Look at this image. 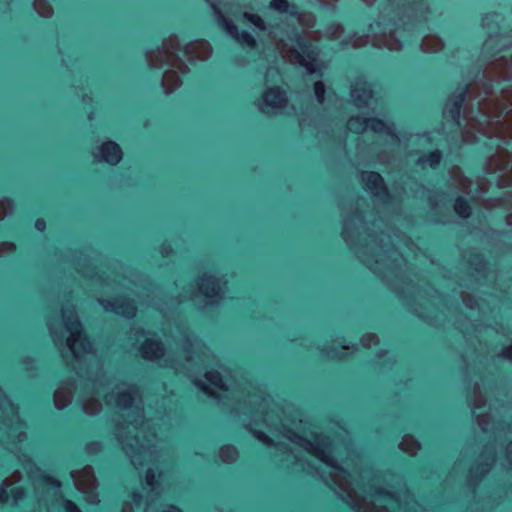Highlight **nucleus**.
I'll return each instance as SVG.
<instances>
[{
    "mask_svg": "<svg viewBox=\"0 0 512 512\" xmlns=\"http://www.w3.org/2000/svg\"><path fill=\"white\" fill-rule=\"evenodd\" d=\"M477 84L469 85L465 90L454 93L444 108V117H450L459 127H463V141L473 143L477 131L490 140L489 146L495 147L496 154L489 158L488 169L493 171H512V86L502 89L501 97L491 99L476 95ZM483 93L491 91L483 86Z\"/></svg>",
    "mask_w": 512,
    "mask_h": 512,
    "instance_id": "nucleus-1",
    "label": "nucleus"
},
{
    "mask_svg": "<svg viewBox=\"0 0 512 512\" xmlns=\"http://www.w3.org/2000/svg\"><path fill=\"white\" fill-rule=\"evenodd\" d=\"M103 393L105 403L122 412L123 421L116 422L115 434L133 466L138 469L144 462L156 461L155 432L150 431V423L142 419L143 405L139 389L126 382L116 383L97 371L95 377L86 383L82 395V408L86 414L96 415L101 411L99 397Z\"/></svg>",
    "mask_w": 512,
    "mask_h": 512,
    "instance_id": "nucleus-2",
    "label": "nucleus"
},
{
    "mask_svg": "<svg viewBox=\"0 0 512 512\" xmlns=\"http://www.w3.org/2000/svg\"><path fill=\"white\" fill-rule=\"evenodd\" d=\"M244 404L256 409L253 420L255 424L262 421L267 426L274 427L296 448L307 452L324 464L329 470L327 474L326 472L320 473L310 465L303 467V469L311 474H319L326 483L330 480L338 489L341 498L350 506L353 505L359 495L353 488L348 473L343 467L337 465L333 458L334 448L328 438L322 437L314 431H310L308 434L306 431L308 423L303 422L301 418L298 421H296V418L290 420L284 411H282L284 419L280 418L279 407L260 390L254 389L253 393L248 391Z\"/></svg>",
    "mask_w": 512,
    "mask_h": 512,
    "instance_id": "nucleus-3",
    "label": "nucleus"
},
{
    "mask_svg": "<svg viewBox=\"0 0 512 512\" xmlns=\"http://www.w3.org/2000/svg\"><path fill=\"white\" fill-rule=\"evenodd\" d=\"M385 6L381 11L380 18L374 24L369 25V33L362 36H354L350 40L352 47L358 48L371 43L374 47H385L391 51H398L402 43L397 34H401L400 26L395 18L401 22L403 31L411 24L413 18L417 21L427 19L429 7L427 0H384Z\"/></svg>",
    "mask_w": 512,
    "mask_h": 512,
    "instance_id": "nucleus-4",
    "label": "nucleus"
},
{
    "mask_svg": "<svg viewBox=\"0 0 512 512\" xmlns=\"http://www.w3.org/2000/svg\"><path fill=\"white\" fill-rule=\"evenodd\" d=\"M179 52H182L189 61L205 60L211 55V47L207 41L197 40L181 50L177 37L170 36L163 42L162 48L147 53L149 66L158 68L167 63L171 67L165 71L162 79V86L166 94L180 86L181 80L178 73L184 74L188 71L187 66L179 57Z\"/></svg>",
    "mask_w": 512,
    "mask_h": 512,
    "instance_id": "nucleus-5",
    "label": "nucleus"
},
{
    "mask_svg": "<svg viewBox=\"0 0 512 512\" xmlns=\"http://www.w3.org/2000/svg\"><path fill=\"white\" fill-rule=\"evenodd\" d=\"M131 336L135 338V342H144L140 346V352L143 358L151 361H157L161 366H170L176 371L184 372L189 377L194 378V373L206 369L211 363L213 357L210 355L208 349L196 337L185 335L183 338L184 350L186 353L185 363L178 364L170 360L164 352L162 344L147 337L143 330L134 329Z\"/></svg>",
    "mask_w": 512,
    "mask_h": 512,
    "instance_id": "nucleus-6",
    "label": "nucleus"
},
{
    "mask_svg": "<svg viewBox=\"0 0 512 512\" xmlns=\"http://www.w3.org/2000/svg\"><path fill=\"white\" fill-rule=\"evenodd\" d=\"M63 331L61 334L57 333L55 324L49 321V330L52 335L55 345L58 347L64 346L68 355L63 357L66 362L78 373H81L82 366L86 365L90 368L93 364L98 368L96 356L93 353L92 345L82 331L81 323L76 316L73 306H66L62 310Z\"/></svg>",
    "mask_w": 512,
    "mask_h": 512,
    "instance_id": "nucleus-7",
    "label": "nucleus"
},
{
    "mask_svg": "<svg viewBox=\"0 0 512 512\" xmlns=\"http://www.w3.org/2000/svg\"><path fill=\"white\" fill-rule=\"evenodd\" d=\"M268 36L284 59L304 67L309 74H321L324 64L318 60L317 47L311 43L321 39L319 31L305 32L300 36L295 31L275 28L269 31Z\"/></svg>",
    "mask_w": 512,
    "mask_h": 512,
    "instance_id": "nucleus-8",
    "label": "nucleus"
},
{
    "mask_svg": "<svg viewBox=\"0 0 512 512\" xmlns=\"http://www.w3.org/2000/svg\"><path fill=\"white\" fill-rule=\"evenodd\" d=\"M348 129L355 133L371 130L381 137L385 138L386 143L392 150H400L402 146L406 149L414 145H424L429 143L430 138L426 135H398L394 126L381 120L367 117H351L348 121Z\"/></svg>",
    "mask_w": 512,
    "mask_h": 512,
    "instance_id": "nucleus-9",
    "label": "nucleus"
},
{
    "mask_svg": "<svg viewBox=\"0 0 512 512\" xmlns=\"http://www.w3.org/2000/svg\"><path fill=\"white\" fill-rule=\"evenodd\" d=\"M369 499L358 496L351 508L356 512H390V507L398 506L407 512H416L417 503L407 490L395 496L383 488L376 487L375 484L370 487Z\"/></svg>",
    "mask_w": 512,
    "mask_h": 512,
    "instance_id": "nucleus-10",
    "label": "nucleus"
},
{
    "mask_svg": "<svg viewBox=\"0 0 512 512\" xmlns=\"http://www.w3.org/2000/svg\"><path fill=\"white\" fill-rule=\"evenodd\" d=\"M23 468L33 484L35 496L39 502L61 501L66 512H82L75 503L63 499L60 492L61 484L58 480L46 475L30 460L23 462Z\"/></svg>",
    "mask_w": 512,
    "mask_h": 512,
    "instance_id": "nucleus-11",
    "label": "nucleus"
},
{
    "mask_svg": "<svg viewBox=\"0 0 512 512\" xmlns=\"http://www.w3.org/2000/svg\"><path fill=\"white\" fill-rule=\"evenodd\" d=\"M205 380L208 384L204 383L202 380L193 379L197 387L207 395L218 398L219 400L223 399L222 393H228L225 398H229L230 396L231 398H236L239 393L244 394L245 392V388H242L240 391L238 386L236 387L234 380L230 378L223 380L218 372L206 371Z\"/></svg>",
    "mask_w": 512,
    "mask_h": 512,
    "instance_id": "nucleus-12",
    "label": "nucleus"
},
{
    "mask_svg": "<svg viewBox=\"0 0 512 512\" xmlns=\"http://www.w3.org/2000/svg\"><path fill=\"white\" fill-rule=\"evenodd\" d=\"M214 11L218 24L239 44L253 48L255 46V39L247 32H238L237 27L232 24L223 14L221 3L217 0H206Z\"/></svg>",
    "mask_w": 512,
    "mask_h": 512,
    "instance_id": "nucleus-13",
    "label": "nucleus"
},
{
    "mask_svg": "<svg viewBox=\"0 0 512 512\" xmlns=\"http://www.w3.org/2000/svg\"><path fill=\"white\" fill-rule=\"evenodd\" d=\"M71 476L74 480L75 487L85 494V500L89 504H97L99 502L96 489V478L91 466H86L80 471H73Z\"/></svg>",
    "mask_w": 512,
    "mask_h": 512,
    "instance_id": "nucleus-14",
    "label": "nucleus"
},
{
    "mask_svg": "<svg viewBox=\"0 0 512 512\" xmlns=\"http://www.w3.org/2000/svg\"><path fill=\"white\" fill-rule=\"evenodd\" d=\"M0 411L7 418L8 423L6 425L9 427V436L15 437L19 442L23 441L26 435L20 430L22 423L19 420L17 408L11 403L10 400L7 399V397L2 393L1 389Z\"/></svg>",
    "mask_w": 512,
    "mask_h": 512,
    "instance_id": "nucleus-15",
    "label": "nucleus"
},
{
    "mask_svg": "<svg viewBox=\"0 0 512 512\" xmlns=\"http://www.w3.org/2000/svg\"><path fill=\"white\" fill-rule=\"evenodd\" d=\"M224 285L225 282L222 283L219 279H216L213 276L204 275L197 286V290H193L189 297L193 298L197 293H200L205 296L210 303H215L224 293Z\"/></svg>",
    "mask_w": 512,
    "mask_h": 512,
    "instance_id": "nucleus-16",
    "label": "nucleus"
},
{
    "mask_svg": "<svg viewBox=\"0 0 512 512\" xmlns=\"http://www.w3.org/2000/svg\"><path fill=\"white\" fill-rule=\"evenodd\" d=\"M351 97L357 107H367L373 111L376 110L377 99L373 97L372 90L365 80L358 79L355 81L351 88Z\"/></svg>",
    "mask_w": 512,
    "mask_h": 512,
    "instance_id": "nucleus-17",
    "label": "nucleus"
},
{
    "mask_svg": "<svg viewBox=\"0 0 512 512\" xmlns=\"http://www.w3.org/2000/svg\"><path fill=\"white\" fill-rule=\"evenodd\" d=\"M286 102L287 98L285 93L280 88L273 87L264 92L262 100L259 102L258 106L261 112L265 114H273L281 109Z\"/></svg>",
    "mask_w": 512,
    "mask_h": 512,
    "instance_id": "nucleus-18",
    "label": "nucleus"
},
{
    "mask_svg": "<svg viewBox=\"0 0 512 512\" xmlns=\"http://www.w3.org/2000/svg\"><path fill=\"white\" fill-rule=\"evenodd\" d=\"M361 179L365 189L374 197L381 201H387L389 199V194L380 174L376 172H363Z\"/></svg>",
    "mask_w": 512,
    "mask_h": 512,
    "instance_id": "nucleus-19",
    "label": "nucleus"
},
{
    "mask_svg": "<svg viewBox=\"0 0 512 512\" xmlns=\"http://www.w3.org/2000/svg\"><path fill=\"white\" fill-rule=\"evenodd\" d=\"M487 80L512 78V56H501L493 61L485 71Z\"/></svg>",
    "mask_w": 512,
    "mask_h": 512,
    "instance_id": "nucleus-20",
    "label": "nucleus"
},
{
    "mask_svg": "<svg viewBox=\"0 0 512 512\" xmlns=\"http://www.w3.org/2000/svg\"><path fill=\"white\" fill-rule=\"evenodd\" d=\"M94 157L97 161H105L114 165L121 160L122 151L117 143L108 141L103 143L97 152H94Z\"/></svg>",
    "mask_w": 512,
    "mask_h": 512,
    "instance_id": "nucleus-21",
    "label": "nucleus"
},
{
    "mask_svg": "<svg viewBox=\"0 0 512 512\" xmlns=\"http://www.w3.org/2000/svg\"><path fill=\"white\" fill-rule=\"evenodd\" d=\"M99 302L106 311L114 312L127 318H132L136 313L134 304L126 300L115 299L111 301L108 299H100Z\"/></svg>",
    "mask_w": 512,
    "mask_h": 512,
    "instance_id": "nucleus-22",
    "label": "nucleus"
},
{
    "mask_svg": "<svg viewBox=\"0 0 512 512\" xmlns=\"http://www.w3.org/2000/svg\"><path fill=\"white\" fill-rule=\"evenodd\" d=\"M146 485L150 488L151 494L149 495V499L147 502V507L145 508L144 512H151L152 506L154 505L155 496L158 495L157 488L158 484L155 480V474L152 470V468H148L146 476H145ZM162 512H181L178 508L174 506L168 507V509L162 511Z\"/></svg>",
    "mask_w": 512,
    "mask_h": 512,
    "instance_id": "nucleus-23",
    "label": "nucleus"
},
{
    "mask_svg": "<svg viewBox=\"0 0 512 512\" xmlns=\"http://www.w3.org/2000/svg\"><path fill=\"white\" fill-rule=\"evenodd\" d=\"M73 387H74V385L72 382H66V383H63L55 391L54 403H55L56 408L63 409L70 404L71 398H72Z\"/></svg>",
    "mask_w": 512,
    "mask_h": 512,
    "instance_id": "nucleus-24",
    "label": "nucleus"
},
{
    "mask_svg": "<svg viewBox=\"0 0 512 512\" xmlns=\"http://www.w3.org/2000/svg\"><path fill=\"white\" fill-rule=\"evenodd\" d=\"M443 42L435 35L425 36L421 43V49L424 52L434 53L442 49Z\"/></svg>",
    "mask_w": 512,
    "mask_h": 512,
    "instance_id": "nucleus-25",
    "label": "nucleus"
},
{
    "mask_svg": "<svg viewBox=\"0 0 512 512\" xmlns=\"http://www.w3.org/2000/svg\"><path fill=\"white\" fill-rule=\"evenodd\" d=\"M451 177L453 179L454 184L457 185V187L462 192L467 194L470 193L471 190L469 189V187L471 182L462 175V172L460 171L459 168H453V170L451 171Z\"/></svg>",
    "mask_w": 512,
    "mask_h": 512,
    "instance_id": "nucleus-26",
    "label": "nucleus"
},
{
    "mask_svg": "<svg viewBox=\"0 0 512 512\" xmlns=\"http://www.w3.org/2000/svg\"><path fill=\"white\" fill-rule=\"evenodd\" d=\"M441 160V153L439 151L431 152L428 155L420 156L417 160V164L422 168L431 167L435 168Z\"/></svg>",
    "mask_w": 512,
    "mask_h": 512,
    "instance_id": "nucleus-27",
    "label": "nucleus"
},
{
    "mask_svg": "<svg viewBox=\"0 0 512 512\" xmlns=\"http://www.w3.org/2000/svg\"><path fill=\"white\" fill-rule=\"evenodd\" d=\"M270 8L280 13H288L290 16L297 13V7L289 4L287 0H272Z\"/></svg>",
    "mask_w": 512,
    "mask_h": 512,
    "instance_id": "nucleus-28",
    "label": "nucleus"
},
{
    "mask_svg": "<svg viewBox=\"0 0 512 512\" xmlns=\"http://www.w3.org/2000/svg\"><path fill=\"white\" fill-rule=\"evenodd\" d=\"M399 447L402 451L414 455L420 448V445L412 436L406 435L400 442Z\"/></svg>",
    "mask_w": 512,
    "mask_h": 512,
    "instance_id": "nucleus-29",
    "label": "nucleus"
},
{
    "mask_svg": "<svg viewBox=\"0 0 512 512\" xmlns=\"http://www.w3.org/2000/svg\"><path fill=\"white\" fill-rule=\"evenodd\" d=\"M22 476L19 471H15L11 477L6 478L3 482V486H0V503L6 501L8 499L7 491L6 489L10 487L11 485L15 484L16 482H19L21 480Z\"/></svg>",
    "mask_w": 512,
    "mask_h": 512,
    "instance_id": "nucleus-30",
    "label": "nucleus"
},
{
    "mask_svg": "<svg viewBox=\"0 0 512 512\" xmlns=\"http://www.w3.org/2000/svg\"><path fill=\"white\" fill-rule=\"evenodd\" d=\"M293 17L296 18L297 22L304 28V29H309V28H312L315 24V16L310 13V12H304V13H299L297 11L296 14L292 15Z\"/></svg>",
    "mask_w": 512,
    "mask_h": 512,
    "instance_id": "nucleus-31",
    "label": "nucleus"
},
{
    "mask_svg": "<svg viewBox=\"0 0 512 512\" xmlns=\"http://www.w3.org/2000/svg\"><path fill=\"white\" fill-rule=\"evenodd\" d=\"M219 456L225 463H232L238 457V452L235 447L227 445L220 449Z\"/></svg>",
    "mask_w": 512,
    "mask_h": 512,
    "instance_id": "nucleus-32",
    "label": "nucleus"
},
{
    "mask_svg": "<svg viewBox=\"0 0 512 512\" xmlns=\"http://www.w3.org/2000/svg\"><path fill=\"white\" fill-rule=\"evenodd\" d=\"M242 18L244 22L251 23L259 31L264 32L267 29L264 21L256 14L245 12L243 13Z\"/></svg>",
    "mask_w": 512,
    "mask_h": 512,
    "instance_id": "nucleus-33",
    "label": "nucleus"
},
{
    "mask_svg": "<svg viewBox=\"0 0 512 512\" xmlns=\"http://www.w3.org/2000/svg\"><path fill=\"white\" fill-rule=\"evenodd\" d=\"M33 6L35 11L42 17H50L53 13L52 7L46 0H35Z\"/></svg>",
    "mask_w": 512,
    "mask_h": 512,
    "instance_id": "nucleus-34",
    "label": "nucleus"
},
{
    "mask_svg": "<svg viewBox=\"0 0 512 512\" xmlns=\"http://www.w3.org/2000/svg\"><path fill=\"white\" fill-rule=\"evenodd\" d=\"M454 209L455 212L463 218L469 217L471 212L469 204L461 197L456 200Z\"/></svg>",
    "mask_w": 512,
    "mask_h": 512,
    "instance_id": "nucleus-35",
    "label": "nucleus"
},
{
    "mask_svg": "<svg viewBox=\"0 0 512 512\" xmlns=\"http://www.w3.org/2000/svg\"><path fill=\"white\" fill-rule=\"evenodd\" d=\"M343 31L344 29L340 24L334 23L327 27L325 36L330 40H334L340 37Z\"/></svg>",
    "mask_w": 512,
    "mask_h": 512,
    "instance_id": "nucleus-36",
    "label": "nucleus"
},
{
    "mask_svg": "<svg viewBox=\"0 0 512 512\" xmlns=\"http://www.w3.org/2000/svg\"><path fill=\"white\" fill-rule=\"evenodd\" d=\"M132 502L133 503L125 502L122 507V512H133V505H135L136 507H139L140 503H141L140 494L134 493L132 495Z\"/></svg>",
    "mask_w": 512,
    "mask_h": 512,
    "instance_id": "nucleus-37",
    "label": "nucleus"
},
{
    "mask_svg": "<svg viewBox=\"0 0 512 512\" xmlns=\"http://www.w3.org/2000/svg\"><path fill=\"white\" fill-rule=\"evenodd\" d=\"M12 211V203L8 199L0 200V220Z\"/></svg>",
    "mask_w": 512,
    "mask_h": 512,
    "instance_id": "nucleus-38",
    "label": "nucleus"
},
{
    "mask_svg": "<svg viewBox=\"0 0 512 512\" xmlns=\"http://www.w3.org/2000/svg\"><path fill=\"white\" fill-rule=\"evenodd\" d=\"M314 92H315V96H316L318 102L319 103H323V101H324V93H325V87H324L323 82L317 81L314 84Z\"/></svg>",
    "mask_w": 512,
    "mask_h": 512,
    "instance_id": "nucleus-39",
    "label": "nucleus"
},
{
    "mask_svg": "<svg viewBox=\"0 0 512 512\" xmlns=\"http://www.w3.org/2000/svg\"><path fill=\"white\" fill-rule=\"evenodd\" d=\"M378 343V337L375 334H366L361 338V344L369 348Z\"/></svg>",
    "mask_w": 512,
    "mask_h": 512,
    "instance_id": "nucleus-40",
    "label": "nucleus"
},
{
    "mask_svg": "<svg viewBox=\"0 0 512 512\" xmlns=\"http://www.w3.org/2000/svg\"><path fill=\"white\" fill-rule=\"evenodd\" d=\"M11 498L13 500L14 504H17L19 501H21L24 498V490L20 487L12 488L10 491Z\"/></svg>",
    "mask_w": 512,
    "mask_h": 512,
    "instance_id": "nucleus-41",
    "label": "nucleus"
},
{
    "mask_svg": "<svg viewBox=\"0 0 512 512\" xmlns=\"http://www.w3.org/2000/svg\"><path fill=\"white\" fill-rule=\"evenodd\" d=\"M15 250V245L11 242H3L0 244V256H4Z\"/></svg>",
    "mask_w": 512,
    "mask_h": 512,
    "instance_id": "nucleus-42",
    "label": "nucleus"
},
{
    "mask_svg": "<svg viewBox=\"0 0 512 512\" xmlns=\"http://www.w3.org/2000/svg\"><path fill=\"white\" fill-rule=\"evenodd\" d=\"M476 418H477V422H478V425L480 426V428L483 431H487L488 430V421L490 419V416L477 414Z\"/></svg>",
    "mask_w": 512,
    "mask_h": 512,
    "instance_id": "nucleus-43",
    "label": "nucleus"
},
{
    "mask_svg": "<svg viewBox=\"0 0 512 512\" xmlns=\"http://www.w3.org/2000/svg\"><path fill=\"white\" fill-rule=\"evenodd\" d=\"M253 433L259 441H261L262 443H264L266 445H271L272 440L266 434H264L263 432H260V431H253Z\"/></svg>",
    "mask_w": 512,
    "mask_h": 512,
    "instance_id": "nucleus-44",
    "label": "nucleus"
},
{
    "mask_svg": "<svg viewBox=\"0 0 512 512\" xmlns=\"http://www.w3.org/2000/svg\"><path fill=\"white\" fill-rule=\"evenodd\" d=\"M485 401L484 398L480 395V393L475 392L474 399L472 402L473 408H480L484 405Z\"/></svg>",
    "mask_w": 512,
    "mask_h": 512,
    "instance_id": "nucleus-45",
    "label": "nucleus"
},
{
    "mask_svg": "<svg viewBox=\"0 0 512 512\" xmlns=\"http://www.w3.org/2000/svg\"><path fill=\"white\" fill-rule=\"evenodd\" d=\"M351 221L352 220H348V219H345L344 220V227H343V237L345 239L346 242L349 241L348 239V231L350 229V224H351Z\"/></svg>",
    "mask_w": 512,
    "mask_h": 512,
    "instance_id": "nucleus-46",
    "label": "nucleus"
},
{
    "mask_svg": "<svg viewBox=\"0 0 512 512\" xmlns=\"http://www.w3.org/2000/svg\"><path fill=\"white\" fill-rule=\"evenodd\" d=\"M502 355L504 358L510 360L512 362V344L502 351Z\"/></svg>",
    "mask_w": 512,
    "mask_h": 512,
    "instance_id": "nucleus-47",
    "label": "nucleus"
},
{
    "mask_svg": "<svg viewBox=\"0 0 512 512\" xmlns=\"http://www.w3.org/2000/svg\"><path fill=\"white\" fill-rule=\"evenodd\" d=\"M46 227V223L43 219H38L35 223V228L38 230V231H44Z\"/></svg>",
    "mask_w": 512,
    "mask_h": 512,
    "instance_id": "nucleus-48",
    "label": "nucleus"
},
{
    "mask_svg": "<svg viewBox=\"0 0 512 512\" xmlns=\"http://www.w3.org/2000/svg\"><path fill=\"white\" fill-rule=\"evenodd\" d=\"M87 449L90 453H96L100 450V445L98 443H91L87 446Z\"/></svg>",
    "mask_w": 512,
    "mask_h": 512,
    "instance_id": "nucleus-49",
    "label": "nucleus"
},
{
    "mask_svg": "<svg viewBox=\"0 0 512 512\" xmlns=\"http://www.w3.org/2000/svg\"><path fill=\"white\" fill-rule=\"evenodd\" d=\"M507 460L512 465V442L507 447Z\"/></svg>",
    "mask_w": 512,
    "mask_h": 512,
    "instance_id": "nucleus-50",
    "label": "nucleus"
},
{
    "mask_svg": "<svg viewBox=\"0 0 512 512\" xmlns=\"http://www.w3.org/2000/svg\"><path fill=\"white\" fill-rule=\"evenodd\" d=\"M329 357H332V358H341L343 357V354L342 353H338L336 351H330L327 353Z\"/></svg>",
    "mask_w": 512,
    "mask_h": 512,
    "instance_id": "nucleus-51",
    "label": "nucleus"
},
{
    "mask_svg": "<svg viewBox=\"0 0 512 512\" xmlns=\"http://www.w3.org/2000/svg\"><path fill=\"white\" fill-rule=\"evenodd\" d=\"M493 462H494V458H491V462H490V463H488V464H486V467H485V468H482L481 473H482V474L486 473V472L488 471V469H489L490 465H491Z\"/></svg>",
    "mask_w": 512,
    "mask_h": 512,
    "instance_id": "nucleus-52",
    "label": "nucleus"
},
{
    "mask_svg": "<svg viewBox=\"0 0 512 512\" xmlns=\"http://www.w3.org/2000/svg\"><path fill=\"white\" fill-rule=\"evenodd\" d=\"M463 301H464V303L466 304V306H468V307H473L472 303H470V302H469V300H468V297H467V296H464V297H463Z\"/></svg>",
    "mask_w": 512,
    "mask_h": 512,
    "instance_id": "nucleus-53",
    "label": "nucleus"
},
{
    "mask_svg": "<svg viewBox=\"0 0 512 512\" xmlns=\"http://www.w3.org/2000/svg\"><path fill=\"white\" fill-rule=\"evenodd\" d=\"M272 72H275V73H276V71H275V70L269 69V70L267 71L266 77H268V76H269V74H270V73H272Z\"/></svg>",
    "mask_w": 512,
    "mask_h": 512,
    "instance_id": "nucleus-54",
    "label": "nucleus"
},
{
    "mask_svg": "<svg viewBox=\"0 0 512 512\" xmlns=\"http://www.w3.org/2000/svg\"><path fill=\"white\" fill-rule=\"evenodd\" d=\"M380 161L384 163V162H387L388 160H387V159H385V158L381 155V156H380Z\"/></svg>",
    "mask_w": 512,
    "mask_h": 512,
    "instance_id": "nucleus-55",
    "label": "nucleus"
},
{
    "mask_svg": "<svg viewBox=\"0 0 512 512\" xmlns=\"http://www.w3.org/2000/svg\"><path fill=\"white\" fill-rule=\"evenodd\" d=\"M224 9L226 13H229V9L227 8V4H224Z\"/></svg>",
    "mask_w": 512,
    "mask_h": 512,
    "instance_id": "nucleus-56",
    "label": "nucleus"
},
{
    "mask_svg": "<svg viewBox=\"0 0 512 512\" xmlns=\"http://www.w3.org/2000/svg\"><path fill=\"white\" fill-rule=\"evenodd\" d=\"M356 218H357L359 221H361V219H362V218H361V215H359V214H357V215H356Z\"/></svg>",
    "mask_w": 512,
    "mask_h": 512,
    "instance_id": "nucleus-57",
    "label": "nucleus"
},
{
    "mask_svg": "<svg viewBox=\"0 0 512 512\" xmlns=\"http://www.w3.org/2000/svg\"><path fill=\"white\" fill-rule=\"evenodd\" d=\"M488 19V17L484 18L483 19V25L485 26L486 25V20Z\"/></svg>",
    "mask_w": 512,
    "mask_h": 512,
    "instance_id": "nucleus-58",
    "label": "nucleus"
},
{
    "mask_svg": "<svg viewBox=\"0 0 512 512\" xmlns=\"http://www.w3.org/2000/svg\"><path fill=\"white\" fill-rule=\"evenodd\" d=\"M294 458H295L296 462L300 461V460L298 459V456H297V455H295V456H294Z\"/></svg>",
    "mask_w": 512,
    "mask_h": 512,
    "instance_id": "nucleus-59",
    "label": "nucleus"
},
{
    "mask_svg": "<svg viewBox=\"0 0 512 512\" xmlns=\"http://www.w3.org/2000/svg\"><path fill=\"white\" fill-rule=\"evenodd\" d=\"M342 349L345 350V349H349L348 346H342Z\"/></svg>",
    "mask_w": 512,
    "mask_h": 512,
    "instance_id": "nucleus-60",
    "label": "nucleus"
},
{
    "mask_svg": "<svg viewBox=\"0 0 512 512\" xmlns=\"http://www.w3.org/2000/svg\"><path fill=\"white\" fill-rule=\"evenodd\" d=\"M342 44H343V47H344V46L348 45V42H343Z\"/></svg>",
    "mask_w": 512,
    "mask_h": 512,
    "instance_id": "nucleus-61",
    "label": "nucleus"
}]
</instances>
